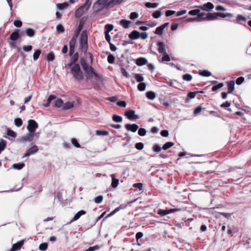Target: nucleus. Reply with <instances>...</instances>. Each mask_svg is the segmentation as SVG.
Instances as JSON below:
<instances>
[{"instance_id":"nucleus-16","label":"nucleus","mask_w":251,"mask_h":251,"mask_svg":"<svg viewBox=\"0 0 251 251\" xmlns=\"http://www.w3.org/2000/svg\"><path fill=\"white\" fill-rule=\"evenodd\" d=\"M20 31V29H16L14 30V32H13L10 36V39L11 40L13 41H15L18 39L19 38V32Z\"/></svg>"},{"instance_id":"nucleus-34","label":"nucleus","mask_w":251,"mask_h":251,"mask_svg":"<svg viewBox=\"0 0 251 251\" xmlns=\"http://www.w3.org/2000/svg\"><path fill=\"white\" fill-rule=\"evenodd\" d=\"M146 97L148 99L152 100L155 98V94L153 91H148L146 93Z\"/></svg>"},{"instance_id":"nucleus-62","label":"nucleus","mask_w":251,"mask_h":251,"mask_svg":"<svg viewBox=\"0 0 251 251\" xmlns=\"http://www.w3.org/2000/svg\"><path fill=\"white\" fill-rule=\"evenodd\" d=\"M157 213L162 216L168 214V212L167 211V210L163 209H159L157 211Z\"/></svg>"},{"instance_id":"nucleus-56","label":"nucleus","mask_w":251,"mask_h":251,"mask_svg":"<svg viewBox=\"0 0 251 251\" xmlns=\"http://www.w3.org/2000/svg\"><path fill=\"white\" fill-rule=\"evenodd\" d=\"M147 131L144 128H140L138 129V133L141 136H144L146 135Z\"/></svg>"},{"instance_id":"nucleus-6","label":"nucleus","mask_w":251,"mask_h":251,"mask_svg":"<svg viewBox=\"0 0 251 251\" xmlns=\"http://www.w3.org/2000/svg\"><path fill=\"white\" fill-rule=\"evenodd\" d=\"M28 125L27 126V129L29 133L34 134V132L38 127V124L34 120H29L28 122Z\"/></svg>"},{"instance_id":"nucleus-15","label":"nucleus","mask_w":251,"mask_h":251,"mask_svg":"<svg viewBox=\"0 0 251 251\" xmlns=\"http://www.w3.org/2000/svg\"><path fill=\"white\" fill-rule=\"evenodd\" d=\"M34 134L29 133V134L21 137L20 141L22 142H31L33 140Z\"/></svg>"},{"instance_id":"nucleus-37","label":"nucleus","mask_w":251,"mask_h":251,"mask_svg":"<svg viewBox=\"0 0 251 251\" xmlns=\"http://www.w3.org/2000/svg\"><path fill=\"white\" fill-rule=\"evenodd\" d=\"M55 98L56 97L55 96L52 95H50L48 98L46 103L44 104V106L46 107H48L50 105L51 100H54Z\"/></svg>"},{"instance_id":"nucleus-60","label":"nucleus","mask_w":251,"mask_h":251,"mask_svg":"<svg viewBox=\"0 0 251 251\" xmlns=\"http://www.w3.org/2000/svg\"><path fill=\"white\" fill-rule=\"evenodd\" d=\"M132 202V201H129V202H127V203H126V204H122L117 208L119 211L121 209H125L127 206L128 205H129L130 203H131Z\"/></svg>"},{"instance_id":"nucleus-13","label":"nucleus","mask_w":251,"mask_h":251,"mask_svg":"<svg viewBox=\"0 0 251 251\" xmlns=\"http://www.w3.org/2000/svg\"><path fill=\"white\" fill-rule=\"evenodd\" d=\"M125 127L128 131H130L133 132H136L139 128L138 125L135 124H126L125 125Z\"/></svg>"},{"instance_id":"nucleus-24","label":"nucleus","mask_w":251,"mask_h":251,"mask_svg":"<svg viewBox=\"0 0 251 251\" xmlns=\"http://www.w3.org/2000/svg\"><path fill=\"white\" fill-rule=\"evenodd\" d=\"M74 106V102L73 101H68L63 103L62 109L68 110V109H71V108L73 107Z\"/></svg>"},{"instance_id":"nucleus-28","label":"nucleus","mask_w":251,"mask_h":251,"mask_svg":"<svg viewBox=\"0 0 251 251\" xmlns=\"http://www.w3.org/2000/svg\"><path fill=\"white\" fill-rule=\"evenodd\" d=\"M77 37H76V36H73L72 38H71L69 42V47L75 48Z\"/></svg>"},{"instance_id":"nucleus-26","label":"nucleus","mask_w":251,"mask_h":251,"mask_svg":"<svg viewBox=\"0 0 251 251\" xmlns=\"http://www.w3.org/2000/svg\"><path fill=\"white\" fill-rule=\"evenodd\" d=\"M218 17L217 13H207L205 17V19L208 20H213L217 19Z\"/></svg>"},{"instance_id":"nucleus-27","label":"nucleus","mask_w":251,"mask_h":251,"mask_svg":"<svg viewBox=\"0 0 251 251\" xmlns=\"http://www.w3.org/2000/svg\"><path fill=\"white\" fill-rule=\"evenodd\" d=\"M25 166V163L23 162H20L18 163L14 164L12 165V168L16 170H21Z\"/></svg>"},{"instance_id":"nucleus-5","label":"nucleus","mask_w":251,"mask_h":251,"mask_svg":"<svg viewBox=\"0 0 251 251\" xmlns=\"http://www.w3.org/2000/svg\"><path fill=\"white\" fill-rule=\"evenodd\" d=\"M84 73L87 79H91L93 76L95 77L96 79H98L100 78V75L94 71L93 68L91 66H90V68H89L88 70L85 71Z\"/></svg>"},{"instance_id":"nucleus-47","label":"nucleus","mask_w":251,"mask_h":251,"mask_svg":"<svg viewBox=\"0 0 251 251\" xmlns=\"http://www.w3.org/2000/svg\"><path fill=\"white\" fill-rule=\"evenodd\" d=\"M162 14V13L160 10H156L152 13V16L154 18L157 19L159 18Z\"/></svg>"},{"instance_id":"nucleus-50","label":"nucleus","mask_w":251,"mask_h":251,"mask_svg":"<svg viewBox=\"0 0 251 251\" xmlns=\"http://www.w3.org/2000/svg\"><path fill=\"white\" fill-rule=\"evenodd\" d=\"M7 134L8 136H11L13 138H15L17 136V133L15 131H14L10 129H8L7 130Z\"/></svg>"},{"instance_id":"nucleus-48","label":"nucleus","mask_w":251,"mask_h":251,"mask_svg":"<svg viewBox=\"0 0 251 251\" xmlns=\"http://www.w3.org/2000/svg\"><path fill=\"white\" fill-rule=\"evenodd\" d=\"M146 84L144 82H141V83H140L138 85V90L140 91H143L145 90L146 89Z\"/></svg>"},{"instance_id":"nucleus-31","label":"nucleus","mask_w":251,"mask_h":251,"mask_svg":"<svg viewBox=\"0 0 251 251\" xmlns=\"http://www.w3.org/2000/svg\"><path fill=\"white\" fill-rule=\"evenodd\" d=\"M96 134L98 136H107L109 134V132L106 130H97Z\"/></svg>"},{"instance_id":"nucleus-38","label":"nucleus","mask_w":251,"mask_h":251,"mask_svg":"<svg viewBox=\"0 0 251 251\" xmlns=\"http://www.w3.org/2000/svg\"><path fill=\"white\" fill-rule=\"evenodd\" d=\"M104 28V33H109L113 29V25L111 24H107L105 25Z\"/></svg>"},{"instance_id":"nucleus-21","label":"nucleus","mask_w":251,"mask_h":251,"mask_svg":"<svg viewBox=\"0 0 251 251\" xmlns=\"http://www.w3.org/2000/svg\"><path fill=\"white\" fill-rule=\"evenodd\" d=\"M79 62L84 71H86V70H88L89 68H90V66H89L84 58H81L80 59Z\"/></svg>"},{"instance_id":"nucleus-3","label":"nucleus","mask_w":251,"mask_h":251,"mask_svg":"<svg viewBox=\"0 0 251 251\" xmlns=\"http://www.w3.org/2000/svg\"><path fill=\"white\" fill-rule=\"evenodd\" d=\"M109 0H98L93 4V9L95 12H99L105 7H108L107 3Z\"/></svg>"},{"instance_id":"nucleus-18","label":"nucleus","mask_w":251,"mask_h":251,"mask_svg":"<svg viewBox=\"0 0 251 251\" xmlns=\"http://www.w3.org/2000/svg\"><path fill=\"white\" fill-rule=\"evenodd\" d=\"M147 60L144 57H139L136 59L135 63L137 66H141L147 63Z\"/></svg>"},{"instance_id":"nucleus-23","label":"nucleus","mask_w":251,"mask_h":251,"mask_svg":"<svg viewBox=\"0 0 251 251\" xmlns=\"http://www.w3.org/2000/svg\"><path fill=\"white\" fill-rule=\"evenodd\" d=\"M123 0H110L107 3L108 7H112L115 5L120 4L123 2Z\"/></svg>"},{"instance_id":"nucleus-8","label":"nucleus","mask_w":251,"mask_h":251,"mask_svg":"<svg viewBox=\"0 0 251 251\" xmlns=\"http://www.w3.org/2000/svg\"><path fill=\"white\" fill-rule=\"evenodd\" d=\"M38 151V148L37 146L34 145L30 148L26 150L25 152L23 154V157H28L31 155L36 153Z\"/></svg>"},{"instance_id":"nucleus-19","label":"nucleus","mask_w":251,"mask_h":251,"mask_svg":"<svg viewBox=\"0 0 251 251\" xmlns=\"http://www.w3.org/2000/svg\"><path fill=\"white\" fill-rule=\"evenodd\" d=\"M131 23L132 22L130 21H128L125 19H122L120 21V25L125 28H129Z\"/></svg>"},{"instance_id":"nucleus-55","label":"nucleus","mask_w":251,"mask_h":251,"mask_svg":"<svg viewBox=\"0 0 251 251\" xmlns=\"http://www.w3.org/2000/svg\"><path fill=\"white\" fill-rule=\"evenodd\" d=\"M56 30L59 33H62L64 31V28L62 25L59 24L56 26Z\"/></svg>"},{"instance_id":"nucleus-44","label":"nucleus","mask_w":251,"mask_h":251,"mask_svg":"<svg viewBox=\"0 0 251 251\" xmlns=\"http://www.w3.org/2000/svg\"><path fill=\"white\" fill-rule=\"evenodd\" d=\"M14 124L17 127H20L23 124V121L21 118H17L14 120Z\"/></svg>"},{"instance_id":"nucleus-32","label":"nucleus","mask_w":251,"mask_h":251,"mask_svg":"<svg viewBox=\"0 0 251 251\" xmlns=\"http://www.w3.org/2000/svg\"><path fill=\"white\" fill-rule=\"evenodd\" d=\"M35 33V30L32 28H28L26 29V34L30 37H33Z\"/></svg>"},{"instance_id":"nucleus-43","label":"nucleus","mask_w":251,"mask_h":251,"mask_svg":"<svg viewBox=\"0 0 251 251\" xmlns=\"http://www.w3.org/2000/svg\"><path fill=\"white\" fill-rule=\"evenodd\" d=\"M6 141L1 139L0 141V153L3 151L6 146Z\"/></svg>"},{"instance_id":"nucleus-9","label":"nucleus","mask_w":251,"mask_h":251,"mask_svg":"<svg viewBox=\"0 0 251 251\" xmlns=\"http://www.w3.org/2000/svg\"><path fill=\"white\" fill-rule=\"evenodd\" d=\"M135 111L133 110H129L126 111L125 116L130 120H135L139 119V116L135 115Z\"/></svg>"},{"instance_id":"nucleus-51","label":"nucleus","mask_w":251,"mask_h":251,"mask_svg":"<svg viewBox=\"0 0 251 251\" xmlns=\"http://www.w3.org/2000/svg\"><path fill=\"white\" fill-rule=\"evenodd\" d=\"M200 12V9H196L194 10H191L188 12V14L190 15L195 16L198 15L199 13Z\"/></svg>"},{"instance_id":"nucleus-2","label":"nucleus","mask_w":251,"mask_h":251,"mask_svg":"<svg viewBox=\"0 0 251 251\" xmlns=\"http://www.w3.org/2000/svg\"><path fill=\"white\" fill-rule=\"evenodd\" d=\"M92 1L90 0H86L85 3L78 8L76 9L75 12V16L76 18H80L84 13L86 12L91 5Z\"/></svg>"},{"instance_id":"nucleus-64","label":"nucleus","mask_w":251,"mask_h":251,"mask_svg":"<svg viewBox=\"0 0 251 251\" xmlns=\"http://www.w3.org/2000/svg\"><path fill=\"white\" fill-rule=\"evenodd\" d=\"M23 49L25 52H28L32 50V47L31 45L24 46L23 47Z\"/></svg>"},{"instance_id":"nucleus-35","label":"nucleus","mask_w":251,"mask_h":251,"mask_svg":"<svg viewBox=\"0 0 251 251\" xmlns=\"http://www.w3.org/2000/svg\"><path fill=\"white\" fill-rule=\"evenodd\" d=\"M55 58L54 53L53 52H50L49 54H47L46 59L48 62H51L54 60Z\"/></svg>"},{"instance_id":"nucleus-57","label":"nucleus","mask_w":251,"mask_h":251,"mask_svg":"<svg viewBox=\"0 0 251 251\" xmlns=\"http://www.w3.org/2000/svg\"><path fill=\"white\" fill-rule=\"evenodd\" d=\"M139 17L138 13L135 12H131L129 15V18L131 20H135Z\"/></svg>"},{"instance_id":"nucleus-4","label":"nucleus","mask_w":251,"mask_h":251,"mask_svg":"<svg viewBox=\"0 0 251 251\" xmlns=\"http://www.w3.org/2000/svg\"><path fill=\"white\" fill-rule=\"evenodd\" d=\"M87 33L86 30L83 31L80 37V47L82 50L86 51L87 49Z\"/></svg>"},{"instance_id":"nucleus-54","label":"nucleus","mask_w":251,"mask_h":251,"mask_svg":"<svg viewBox=\"0 0 251 251\" xmlns=\"http://www.w3.org/2000/svg\"><path fill=\"white\" fill-rule=\"evenodd\" d=\"M107 61L109 64H113L115 61L114 56L110 54L107 57Z\"/></svg>"},{"instance_id":"nucleus-39","label":"nucleus","mask_w":251,"mask_h":251,"mask_svg":"<svg viewBox=\"0 0 251 251\" xmlns=\"http://www.w3.org/2000/svg\"><path fill=\"white\" fill-rule=\"evenodd\" d=\"M174 145V143L172 142H168L166 143L162 147V149L164 150H167V149L170 148Z\"/></svg>"},{"instance_id":"nucleus-7","label":"nucleus","mask_w":251,"mask_h":251,"mask_svg":"<svg viewBox=\"0 0 251 251\" xmlns=\"http://www.w3.org/2000/svg\"><path fill=\"white\" fill-rule=\"evenodd\" d=\"M71 56V57L70 58V62L69 63L65 64V68L66 69H69L74 64H76L75 62L77 61L79 55L78 53L76 52Z\"/></svg>"},{"instance_id":"nucleus-30","label":"nucleus","mask_w":251,"mask_h":251,"mask_svg":"<svg viewBox=\"0 0 251 251\" xmlns=\"http://www.w3.org/2000/svg\"><path fill=\"white\" fill-rule=\"evenodd\" d=\"M145 5L147 8H156L158 6L159 3H156V2L151 3L150 2H147L145 3Z\"/></svg>"},{"instance_id":"nucleus-1","label":"nucleus","mask_w":251,"mask_h":251,"mask_svg":"<svg viewBox=\"0 0 251 251\" xmlns=\"http://www.w3.org/2000/svg\"><path fill=\"white\" fill-rule=\"evenodd\" d=\"M70 68V73L75 80L81 81L83 79L84 77V74L81 71L79 64H75Z\"/></svg>"},{"instance_id":"nucleus-25","label":"nucleus","mask_w":251,"mask_h":251,"mask_svg":"<svg viewBox=\"0 0 251 251\" xmlns=\"http://www.w3.org/2000/svg\"><path fill=\"white\" fill-rule=\"evenodd\" d=\"M227 85L228 88L227 93H231L234 90V81L233 80L230 81L227 83Z\"/></svg>"},{"instance_id":"nucleus-14","label":"nucleus","mask_w":251,"mask_h":251,"mask_svg":"<svg viewBox=\"0 0 251 251\" xmlns=\"http://www.w3.org/2000/svg\"><path fill=\"white\" fill-rule=\"evenodd\" d=\"M85 214L86 212L84 210H81L78 211L75 214L72 220H71L69 223H68L67 224H70L72 222L77 220L82 215H85Z\"/></svg>"},{"instance_id":"nucleus-61","label":"nucleus","mask_w":251,"mask_h":251,"mask_svg":"<svg viewBox=\"0 0 251 251\" xmlns=\"http://www.w3.org/2000/svg\"><path fill=\"white\" fill-rule=\"evenodd\" d=\"M121 73L125 77L127 78L129 77V75L128 73L126 72V70L124 67H121Z\"/></svg>"},{"instance_id":"nucleus-40","label":"nucleus","mask_w":251,"mask_h":251,"mask_svg":"<svg viewBox=\"0 0 251 251\" xmlns=\"http://www.w3.org/2000/svg\"><path fill=\"white\" fill-rule=\"evenodd\" d=\"M199 74L203 76H209L211 75V72L205 70L202 71H200L199 72Z\"/></svg>"},{"instance_id":"nucleus-17","label":"nucleus","mask_w":251,"mask_h":251,"mask_svg":"<svg viewBox=\"0 0 251 251\" xmlns=\"http://www.w3.org/2000/svg\"><path fill=\"white\" fill-rule=\"evenodd\" d=\"M157 46H158V51L160 53H162L163 54L167 53L166 51V49L165 48V45L162 42H158L157 43Z\"/></svg>"},{"instance_id":"nucleus-36","label":"nucleus","mask_w":251,"mask_h":251,"mask_svg":"<svg viewBox=\"0 0 251 251\" xmlns=\"http://www.w3.org/2000/svg\"><path fill=\"white\" fill-rule=\"evenodd\" d=\"M134 77L137 82H142L144 80V78L142 74H135Z\"/></svg>"},{"instance_id":"nucleus-12","label":"nucleus","mask_w":251,"mask_h":251,"mask_svg":"<svg viewBox=\"0 0 251 251\" xmlns=\"http://www.w3.org/2000/svg\"><path fill=\"white\" fill-rule=\"evenodd\" d=\"M25 240L23 239L15 244H14L12 246V247L10 250V251H17L20 250L24 244Z\"/></svg>"},{"instance_id":"nucleus-41","label":"nucleus","mask_w":251,"mask_h":251,"mask_svg":"<svg viewBox=\"0 0 251 251\" xmlns=\"http://www.w3.org/2000/svg\"><path fill=\"white\" fill-rule=\"evenodd\" d=\"M113 120L117 123H121L122 122L123 118L121 116H118L117 115H113L112 116Z\"/></svg>"},{"instance_id":"nucleus-59","label":"nucleus","mask_w":251,"mask_h":251,"mask_svg":"<svg viewBox=\"0 0 251 251\" xmlns=\"http://www.w3.org/2000/svg\"><path fill=\"white\" fill-rule=\"evenodd\" d=\"M170 57L169 55H168L167 53H165L163 54V56L162 57V61H170Z\"/></svg>"},{"instance_id":"nucleus-33","label":"nucleus","mask_w":251,"mask_h":251,"mask_svg":"<svg viewBox=\"0 0 251 251\" xmlns=\"http://www.w3.org/2000/svg\"><path fill=\"white\" fill-rule=\"evenodd\" d=\"M235 21L236 23L242 24V23H241V22L243 21L245 22L246 21V18L243 15L239 14L237 16Z\"/></svg>"},{"instance_id":"nucleus-63","label":"nucleus","mask_w":251,"mask_h":251,"mask_svg":"<svg viewBox=\"0 0 251 251\" xmlns=\"http://www.w3.org/2000/svg\"><path fill=\"white\" fill-rule=\"evenodd\" d=\"M135 147L136 149H137V150H141L144 148V145L143 143H142L141 142H139V143H136L135 145Z\"/></svg>"},{"instance_id":"nucleus-52","label":"nucleus","mask_w":251,"mask_h":251,"mask_svg":"<svg viewBox=\"0 0 251 251\" xmlns=\"http://www.w3.org/2000/svg\"><path fill=\"white\" fill-rule=\"evenodd\" d=\"M206 15H205V14L204 13H200V12L199 13L198 17H197V18H200L198 20V22H201V21H202L206 20V19H204L205 17H203L204 16H206Z\"/></svg>"},{"instance_id":"nucleus-58","label":"nucleus","mask_w":251,"mask_h":251,"mask_svg":"<svg viewBox=\"0 0 251 251\" xmlns=\"http://www.w3.org/2000/svg\"><path fill=\"white\" fill-rule=\"evenodd\" d=\"M103 200V196L101 195L98 196L94 199L95 202L97 203H100Z\"/></svg>"},{"instance_id":"nucleus-11","label":"nucleus","mask_w":251,"mask_h":251,"mask_svg":"<svg viewBox=\"0 0 251 251\" xmlns=\"http://www.w3.org/2000/svg\"><path fill=\"white\" fill-rule=\"evenodd\" d=\"M169 25V23H165L162 25L157 27L155 30L154 33L158 35H162L164 29L168 26Z\"/></svg>"},{"instance_id":"nucleus-49","label":"nucleus","mask_w":251,"mask_h":251,"mask_svg":"<svg viewBox=\"0 0 251 251\" xmlns=\"http://www.w3.org/2000/svg\"><path fill=\"white\" fill-rule=\"evenodd\" d=\"M182 78L183 80L189 81H191L192 79V76L189 74H186L182 76Z\"/></svg>"},{"instance_id":"nucleus-42","label":"nucleus","mask_w":251,"mask_h":251,"mask_svg":"<svg viewBox=\"0 0 251 251\" xmlns=\"http://www.w3.org/2000/svg\"><path fill=\"white\" fill-rule=\"evenodd\" d=\"M41 51L40 50H37L35 51V52L33 54V60L34 61H36L38 59V58L41 54Z\"/></svg>"},{"instance_id":"nucleus-22","label":"nucleus","mask_w":251,"mask_h":251,"mask_svg":"<svg viewBox=\"0 0 251 251\" xmlns=\"http://www.w3.org/2000/svg\"><path fill=\"white\" fill-rule=\"evenodd\" d=\"M111 176L112 178L111 186L113 188H115L118 186L119 184V179L116 178L115 175L114 174L111 175Z\"/></svg>"},{"instance_id":"nucleus-45","label":"nucleus","mask_w":251,"mask_h":251,"mask_svg":"<svg viewBox=\"0 0 251 251\" xmlns=\"http://www.w3.org/2000/svg\"><path fill=\"white\" fill-rule=\"evenodd\" d=\"M224 86V84L223 83H219L217 85H214L212 87V91L214 92L218 89L221 88Z\"/></svg>"},{"instance_id":"nucleus-20","label":"nucleus","mask_w":251,"mask_h":251,"mask_svg":"<svg viewBox=\"0 0 251 251\" xmlns=\"http://www.w3.org/2000/svg\"><path fill=\"white\" fill-rule=\"evenodd\" d=\"M128 37L131 40H136L140 37V32L137 30H133L128 35Z\"/></svg>"},{"instance_id":"nucleus-10","label":"nucleus","mask_w":251,"mask_h":251,"mask_svg":"<svg viewBox=\"0 0 251 251\" xmlns=\"http://www.w3.org/2000/svg\"><path fill=\"white\" fill-rule=\"evenodd\" d=\"M196 7L202 10L209 11L214 8V5L212 3L208 2L203 5L197 6Z\"/></svg>"},{"instance_id":"nucleus-46","label":"nucleus","mask_w":251,"mask_h":251,"mask_svg":"<svg viewBox=\"0 0 251 251\" xmlns=\"http://www.w3.org/2000/svg\"><path fill=\"white\" fill-rule=\"evenodd\" d=\"M48 244L47 243H43L39 246V249L42 251H45L48 248Z\"/></svg>"},{"instance_id":"nucleus-29","label":"nucleus","mask_w":251,"mask_h":251,"mask_svg":"<svg viewBox=\"0 0 251 251\" xmlns=\"http://www.w3.org/2000/svg\"><path fill=\"white\" fill-rule=\"evenodd\" d=\"M63 103V101L61 99L58 98L55 100L54 105L57 108H62Z\"/></svg>"},{"instance_id":"nucleus-53","label":"nucleus","mask_w":251,"mask_h":251,"mask_svg":"<svg viewBox=\"0 0 251 251\" xmlns=\"http://www.w3.org/2000/svg\"><path fill=\"white\" fill-rule=\"evenodd\" d=\"M218 17H221L222 18H226L227 17H230L232 14L229 13H217Z\"/></svg>"}]
</instances>
